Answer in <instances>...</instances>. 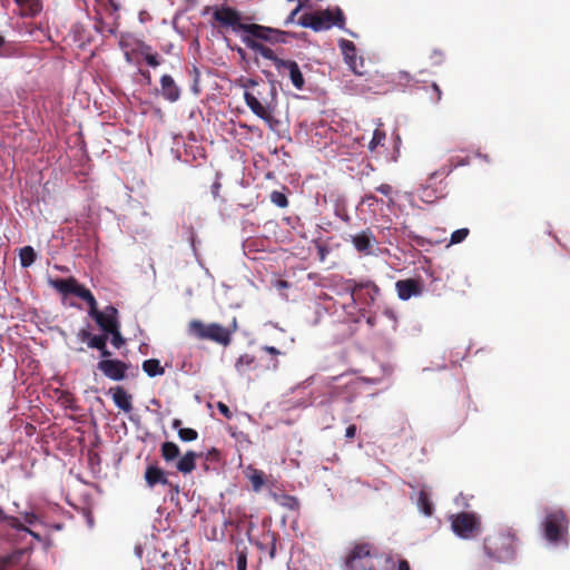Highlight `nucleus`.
Here are the masks:
<instances>
[{"label": "nucleus", "mask_w": 570, "mask_h": 570, "mask_svg": "<svg viewBox=\"0 0 570 570\" xmlns=\"http://www.w3.org/2000/svg\"><path fill=\"white\" fill-rule=\"evenodd\" d=\"M237 570H247V553L245 550L236 551Z\"/></svg>", "instance_id": "nucleus-41"}, {"label": "nucleus", "mask_w": 570, "mask_h": 570, "mask_svg": "<svg viewBox=\"0 0 570 570\" xmlns=\"http://www.w3.org/2000/svg\"><path fill=\"white\" fill-rule=\"evenodd\" d=\"M416 244H417V245H423V243H422L421 238H416Z\"/></svg>", "instance_id": "nucleus-60"}, {"label": "nucleus", "mask_w": 570, "mask_h": 570, "mask_svg": "<svg viewBox=\"0 0 570 570\" xmlns=\"http://www.w3.org/2000/svg\"><path fill=\"white\" fill-rule=\"evenodd\" d=\"M263 350L266 351L267 353L272 354V355L281 354V352L276 347H274V346H264Z\"/></svg>", "instance_id": "nucleus-50"}, {"label": "nucleus", "mask_w": 570, "mask_h": 570, "mask_svg": "<svg viewBox=\"0 0 570 570\" xmlns=\"http://www.w3.org/2000/svg\"><path fill=\"white\" fill-rule=\"evenodd\" d=\"M309 0H297L298 3H302L303 7H305V4L308 2Z\"/></svg>", "instance_id": "nucleus-57"}, {"label": "nucleus", "mask_w": 570, "mask_h": 570, "mask_svg": "<svg viewBox=\"0 0 570 570\" xmlns=\"http://www.w3.org/2000/svg\"><path fill=\"white\" fill-rule=\"evenodd\" d=\"M161 458L167 462H173L180 455L179 446L171 441H166L160 445Z\"/></svg>", "instance_id": "nucleus-25"}, {"label": "nucleus", "mask_w": 570, "mask_h": 570, "mask_svg": "<svg viewBox=\"0 0 570 570\" xmlns=\"http://www.w3.org/2000/svg\"><path fill=\"white\" fill-rule=\"evenodd\" d=\"M213 11V19L222 28H230L234 32L242 31L243 37L254 40H264L271 43L285 42L286 31L273 29L257 23H242V14L238 10L228 6L207 7L206 11Z\"/></svg>", "instance_id": "nucleus-1"}, {"label": "nucleus", "mask_w": 570, "mask_h": 570, "mask_svg": "<svg viewBox=\"0 0 570 570\" xmlns=\"http://www.w3.org/2000/svg\"><path fill=\"white\" fill-rule=\"evenodd\" d=\"M430 66L438 67L445 61V53L442 49H433L429 56Z\"/></svg>", "instance_id": "nucleus-33"}, {"label": "nucleus", "mask_w": 570, "mask_h": 570, "mask_svg": "<svg viewBox=\"0 0 570 570\" xmlns=\"http://www.w3.org/2000/svg\"><path fill=\"white\" fill-rule=\"evenodd\" d=\"M0 522L6 523L14 530H24V524L13 515H8L0 507Z\"/></svg>", "instance_id": "nucleus-31"}, {"label": "nucleus", "mask_w": 570, "mask_h": 570, "mask_svg": "<svg viewBox=\"0 0 570 570\" xmlns=\"http://www.w3.org/2000/svg\"><path fill=\"white\" fill-rule=\"evenodd\" d=\"M50 285L63 295L73 294L76 296L82 287L73 277L50 279Z\"/></svg>", "instance_id": "nucleus-17"}, {"label": "nucleus", "mask_w": 570, "mask_h": 570, "mask_svg": "<svg viewBox=\"0 0 570 570\" xmlns=\"http://www.w3.org/2000/svg\"><path fill=\"white\" fill-rule=\"evenodd\" d=\"M243 42L245 46L253 51L259 53L265 59H268L273 62L275 69L277 70L281 77H288L293 87L297 90H303L305 87V78L302 73V70L298 63L291 59H282L279 58L274 50L269 47L256 41L249 37H243Z\"/></svg>", "instance_id": "nucleus-2"}, {"label": "nucleus", "mask_w": 570, "mask_h": 570, "mask_svg": "<svg viewBox=\"0 0 570 570\" xmlns=\"http://www.w3.org/2000/svg\"><path fill=\"white\" fill-rule=\"evenodd\" d=\"M397 296L402 301H407L413 296H420L424 291V285L420 278H405L395 283Z\"/></svg>", "instance_id": "nucleus-12"}, {"label": "nucleus", "mask_w": 570, "mask_h": 570, "mask_svg": "<svg viewBox=\"0 0 570 570\" xmlns=\"http://www.w3.org/2000/svg\"><path fill=\"white\" fill-rule=\"evenodd\" d=\"M382 552L371 541L351 542L342 562L343 570H376Z\"/></svg>", "instance_id": "nucleus-3"}, {"label": "nucleus", "mask_w": 570, "mask_h": 570, "mask_svg": "<svg viewBox=\"0 0 570 570\" xmlns=\"http://www.w3.org/2000/svg\"><path fill=\"white\" fill-rule=\"evenodd\" d=\"M451 528L462 539H471L480 531V520L472 512H460L451 515Z\"/></svg>", "instance_id": "nucleus-9"}, {"label": "nucleus", "mask_w": 570, "mask_h": 570, "mask_svg": "<svg viewBox=\"0 0 570 570\" xmlns=\"http://www.w3.org/2000/svg\"><path fill=\"white\" fill-rule=\"evenodd\" d=\"M417 505L425 515H432L434 508L426 491L421 490L419 492Z\"/></svg>", "instance_id": "nucleus-29"}, {"label": "nucleus", "mask_w": 570, "mask_h": 570, "mask_svg": "<svg viewBox=\"0 0 570 570\" xmlns=\"http://www.w3.org/2000/svg\"><path fill=\"white\" fill-rule=\"evenodd\" d=\"M219 455V452L216 450V449H212L208 453H207V459H217Z\"/></svg>", "instance_id": "nucleus-53"}, {"label": "nucleus", "mask_w": 570, "mask_h": 570, "mask_svg": "<svg viewBox=\"0 0 570 570\" xmlns=\"http://www.w3.org/2000/svg\"><path fill=\"white\" fill-rule=\"evenodd\" d=\"M303 4L302 3H297V7L289 13V16L287 17L286 21H285V24H289L294 21L296 14L303 9Z\"/></svg>", "instance_id": "nucleus-46"}, {"label": "nucleus", "mask_w": 570, "mask_h": 570, "mask_svg": "<svg viewBox=\"0 0 570 570\" xmlns=\"http://www.w3.org/2000/svg\"><path fill=\"white\" fill-rule=\"evenodd\" d=\"M244 100L247 107L252 110L254 115L258 118L263 119L268 128L273 131H277L281 126V120L273 116L274 107L266 99H258L253 92L245 91Z\"/></svg>", "instance_id": "nucleus-8"}, {"label": "nucleus", "mask_w": 570, "mask_h": 570, "mask_svg": "<svg viewBox=\"0 0 570 570\" xmlns=\"http://www.w3.org/2000/svg\"><path fill=\"white\" fill-rule=\"evenodd\" d=\"M110 3H111V6L114 7L115 10H118V6L112 0H110Z\"/></svg>", "instance_id": "nucleus-58"}, {"label": "nucleus", "mask_w": 570, "mask_h": 570, "mask_svg": "<svg viewBox=\"0 0 570 570\" xmlns=\"http://www.w3.org/2000/svg\"><path fill=\"white\" fill-rule=\"evenodd\" d=\"M271 200L273 204H275L276 206H278L281 208H285L288 206L287 197L283 193L277 191V190H274L271 194Z\"/></svg>", "instance_id": "nucleus-38"}, {"label": "nucleus", "mask_w": 570, "mask_h": 570, "mask_svg": "<svg viewBox=\"0 0 570 570\" xmlns=\"http://www.w3.org/2000/svg\"><path fill=\"white\" fill-rule=\"evenodd\" d=\"M253 363L254 357L248 354H245L237 360L235 367L238 372H244L246 368L250 367Z\"/></svg>", "instance_id": "nucleus-37"}, {"label": "nucleus", "mask_w": 570, "mask_h": 570, "mask_svg": "<svg viewBox=\"0 0 570 570\" xmlns=\"http://www.w3.org/2000/svg\"><path fill=\"white\" fill-rule=\"evenodd\" d=\"M78 337L87 343L88 347L98 350L102 360H109L108 357L112 355L107 348L108 337L106 334L92 335L89 331L82 328L79 331Z\"/></svg>", "instance_id": "nucleus-14"}, {"label": "nucleus", "mask_w": 570, "mask_h": 570, "mask_svg": "<svg viewBox=\"0 0 570 570\" xmlns=\"http://www.w3.org/2000/svg\"><path fill=\"white\" fill-rule=\"evenodd\" d=\"M248 85H250V86H255V85H256V81H254V80H252V79H250V80H248Z\"/></svg>", "instance_id": "nucleus-59"}, {"label": "nucleus", "mask_w": 570, "mask_h": 570, "mask_svg": "<svg viewBox=\"0 0 570 570\" xmlns=\"http://www.w3.org/2000/svg\"><path fill=\"white\" fill-rule=\"evenodd\" d=\"M220 187H222V184L218 180L213 183L212 193H213L214 197H217L219 195Z\"/></svg>", "instance_id": "nucleus-48"}, {"label": "nucleus", "mask_w": 570, "mask_h": 570, "mask_svg": "<svg viewBox=\"0 0 570 570\" xmlns=\"http://www.w3.org/2000/svg\"><path fill=\"white\" fill-rule=\"evenodd\" d=\"M200 454L189 450L176 463V469L183 474H189L196 469V460Z\"/></svg>", "instance_id": "nucleus-22"}, {"label": "nucleus", "mask_w": 570, "mask_h": 570, "mask_svg": "<svg viewBox=\"0 0 570 570\" xmlns=\"http://www.w3.org/2000/svg\"><path fill=\"white\" fill-rule=\"evenodd\" d=\"M386 135L381 129H375L373 132V137L368 144L370 150H374L377 146L382 145V142L385 140Z\"/></svg>", "instance_id": "nucleus-36"}, {"label": "nucleus", "mask_w": 570, "mask_h": 570, "mask_svg": "<svg viewBox=\"0 0 570 570\" xmlns=\"http://www.w3.org/2000/svg\"><path fill=\"white\" fill-rule=\"evenodd\" d=\"M22 519L27 524L33 525L36 523H43L41 515L35 511H26L21 513Z\"/></svg>", "instance_id": "nucleus-39"}, {"label": "nucleus", "mask_w": 570, "mask_h": 570, "mask_svg": "<svg viewBox=\"0 0 570 570\" xmlns=\"http://www.w3.org/2000/svg\"><path fill=\"white\" fill-rule=\"evenodd\" d=\"M431 88H432L431 100L434 102H439L442 99L441 88L435 82L432 83Z\"/></svg>", "instance_id": "nucleus-44"}, {"label": "nucleus", "mask_w": 570, "mask_h": 570, "mask_svg": "<svg viewBox=\"0 0 570 570\" xmlns=\"http://www.w3.org/2000/svg\"><path fill=\"white\" fill-rule=\"evenodd\" d=\"M145 480L149 488H154L156 484L166 485L168 483L164 470L157 465L147 466L145 471Z\"/></svg>", "instance_id": "nucleus-21"}, {"label": "nucleus", "mask_w": 570, "mask_h": 570, "mask_svg": "<svg viewBox=\"0 0 570 570\" xmlns=\"http://www.w3.org/2000/svg\"><path fill=\"white\" fill-rule=\"evenodd\" d=\"M59 401L61 402V404L65 406V407H68V409H73V403H75V399L72 396L71 393L69 392H63L61 394V396L59 397Z\"/></svg>", "instance_id": "nucleus-42"}, {"label": "nucleus", "mask_w": 570, "mask_h": 570, "mask_svg": "<svg viewBox=\"0 0 570 570\" xmlns=\"http://www.w3.org/2000/svg\"><path fill=\"white\" fill-rule=\"evenodd\" d=\"M21 532H27L28 534H30L32 538L37 539V540H40V535L32 531L31 529H29L26 524H24V530H20Z\"/></svg>", "instance_id": "nucleus-49"}, {"label": "nucleus", "mask_w": 570, "mask_h": 570, "mask_svg": "<svg viewBox=\"0 0 570 570\" xmlns=\"http://www.w3.org/2000/svg\"><path fill=\"white\" fill-rule=\"evenodd\" d=\"M52 529L55 530H61L62 529V524L61 523H55L52 525H50Z\"/></svg>", "instance_id": "nucleus-54"}, {"label": "nucleus", "mask_w": 570, "mask_h": 570, "mask_svg": "<svg viewBox=\"0 0 570 570\" xmlns=\"http://www.w3.org/2000/svg\"><path fill=\"white\" fill-rule=\"evenodd\" d=\"M338 45L344 56V60L351 70L356 75H362L363 72L360 68L363 67L364 61L361 57H357L355 45L346 39H341Z\"/></svg>", "instance_id": "nucleus-15"}, {"label": "nucleus", "mask_w": 570, "mask_h": 570, "mask_svg": "<svg viewBox=\"0 0 570 570\" xmlns=\"http://www.w3.org/2000/svg\"><path fill=\"white\" fill-rule=\"evenodd\" d=\"M150 50H151V48L149 46H144L142 51H141L144 59L150 67H154V68L158 67L160 65L158 55L151 53Z\"/></svg>", "instance_id": "nucleus-32"}, {"label": "nucleus", "mask_w": 570, "mask_h": 570, "mask_svg": "<svg viewBox=\"0 0 570 570\" xmlns=\"http://www.w3.org/2000/svg\"><path fill=\"white\" fill-rule=\"evenodd\" d=\"M356 431H357L356 425L355 424H351L345 430V436L347 439H353L355 436V434H356Z\"/></svg>", "instance_id": "nucleus-47"}, {"label": "nucleus", "mask_w": 570, "mask_h": 570, "mask_svg": "<svg viewBox=\"0 0 570 570\" xmlns=\"http://www.w3.org/2000/svg\"><path fill=\"white\" fill-rule=\"evenodd\" d=\"M22 17H36L42 10L41 0H14Z\"/></svg>", "instance_id": "nucleus-23"}, {"label": "nucleus", "mask_w": 570, "mask_h": 570, "mask_svg": "<svg viewBox=\"0 0 570 570\" xmlns=\"http://www.w3.org/2000/svg\"><path fill=\"white\" fill-rule=\"evenodd\" d=\"M298 23L304 28H311L318 32L328 30L336 26L343 29L345 26V17L343 10L338 7L335 9H324L314 12H306L301 16Z\"/></svg>", "instance_id": "nucleus-6"}, {"label": "nucleus", "mask_w": 570, "mask_h": 570, "mask_svg": "<svg viewBox=\"0 0 570 570\" xmlns=\"http://www.w3.org/2000/svg\"><path fill=\"white\" fill-rule=\"evenodd\" d=\"M371 202H377L376 196H374L373 194H365V196L363 197V203H371Z\"/></svg>", "instance_id": "nucleus-51"}, {"label": "nucleus", "mask_w": 570, "mask_h": 570, "mask_svg": "<svg viewBox=\"0 0 570 570\" xmlns=\"http://www.w3.org/2000/svg\"><path fill=\"white\" fill-rule=\"evenodd\" d=\"M217 409H218V411L220 412V414L224 417H226L228 420L233 417L232 411L229 410V407L225 403L218 402L217 403Z\"/></svg>", "instance_id": "nucleus-45"}, {"label": "nucleus", "mask_w": 570, "mask_h": 570, "mask_svg": "<svg viewBox=\"0 0 570 570\" xmlns=\"http://www.w3.org/2000/svg\"><path fill=\"white\" fill-rule=\"evenodd\" d=\"M570 519L561 508H553L547 511L542 521L544 539L554 546H567L569 541Z\"/></svg>", "instance_id": "nucleus-5"}, {"label": "nucleus", "mask_w": 570, "mask_h": 570, "mask_svg": "<svg viewBox=\"0 0 570 570\" xmlns=\"http://www.w3.org/2000/svg\"><path fill=\"white\" fill-rule=\"evenodd\" d=\"M20 264L22 267L31 266L37 258V254L32 246H24L19 252Z\"/></svg>", "instance_id": "nucleus-28"}, {"label": "nucleus", "mask_w": 570, "mask_h": 570, "mask_svg": "<svg viewBox=\"0 0 570 570\" xmlns=\"http://www.w3.org/2000/svg\"><path fill=\"white\" fill-rule=\"evenodd\" d=\"M92 318L102 331V334L107 336L108 332H111L115 327L120 325L118 321V309L112 305L106 306L104 311L96 313Z\"/></svg>", "instance_id": "nucleus-13"}, {"label": "nucleus", "mask_w": 570, "mask_h": 570, "mask_svg": "<svg viewBox=\"0 0 570 570\" xmlns=\"http://www.w3.org/2000/svg\"><path fill=\"white\" fill-rule=\"evenodd\" d=\"M249 470H250V473L248 475L249 481L253 485L254 491L258 492L265 483V474L262 470H257V469H249Z\"/></svg>", "instance_id": "nucleus-30"}, {"label": "nucleus", "mask_w": 570, "mask_h": 570, "mask_svg": "<svg viewBox=\"0 0 570 570\" xmlns=\"http://www.w3.org/2000/svg\"><path fill=\"white\" fill-rule=\"evenodd\" d=\"M320 252H321L322 258H324V249L321 248Z\"/></svg>", "instance_id": "nucleus-61"}, {"label": "nucleus", "mask_w": 570, "mask_h": 570, "mask_svg": "<svg viewBox=\"0 0 570 570\" xmlns=\"http://www.w3.org/2000/svg\"><path fill=\"white\" fill-rule=\"evenodd\" d=\"M97 367L106 377L112 381H122L126 377L128 364L120 360H101Z\"/></svg>", "instance_id": "nucleus-11"}, {"label": "nucleus", "mask_w": 570, "mask_h": 570, "mask_svg": "<svg viewBox=\"0 0 570 570\" xmlns=\"http://www.w3.org/2000/svg\"><path fill=\"white\" fill-rule=\"evenodd\" d=\"M518 539L511 530H500L488 534L483 540L485 556L495 562H511L517 556Z\"/></svg>", "instance_id": "nucleus-4"}, {"label": "nucleus", "mask_w": 570, "mask_h": 570, "mask_svg": "<svg viewBox=\"0 0 570 570\" xmlns=\"http://www.w3.org/2000/svg\"><path fill=\"white\" fill-rule=\"evenodd\" d=\"M469 233L470 230L468 228H460L454 230L451 234L450 244H459L463 242L468 237Z\"/></svg>", "instance_id": "nucleus-40"}, {"label": "nucleus", "mask_w": 570, "mask_h": 570, "mask_svg": "<svg viewBox=\"0 0 570 570\" xmlns=\"http://www.w3.org/2000/svg\"><path fill=\"white\" fill-rule=\"evenodd\" d=\"M6 43V40L2 36H0V48Z\"/></svg>", "instance_id": "nucleus-56"}, {"label": "nucleus", "mask_w": 570, "mask_h": 570, "mask_svg": "<svg viewBox=\"0 0 570 570\" xmlns=\"http://www.w3.org/2000/svg\"><path fill=\"white\" fill-rule=\"evenodd\" d=\"M111 336V345L116 348H120L125 344V338L120 332V325L115 327L111 332H108V336Z\"/></svg>", "instance_id": "nucleus-34"}, {"label": "nucleus", "mask_w": 570, "mask_h": 570, "mask_svg": "<svg viewBox=\"0 0 570 570\" xmlns=\"http://www.w3.org/2000/svg\"><path fill=\"white\" fill-rule=\"evenodd\" d=\"M351 242L354 248L364 256L374 255V248L379 242L371 228L361 230L360 233L351 236Z\"/></svg>", "instance_id": "nucleus-10"}, {"label": "nucleus", "mask_w": 570, "mask_h": 570, "mask_svg": "<svg viewBox=\"0 0 570 570\" xmlns=\"http://www.w3.org/2000/svg\"><path fill=\"white\" fill-rule=\"evenodd\" d=\"M376 191L383 194L384 196L390 198V202H392V194H393V187L389 184H381L375 188Z\"/></svg>", "instance_id": "nucleus-43"}, {"label": "nucleus", "mask_w": 570, "mask_h": 570, "mask_svg": "<svg viewBox=\"0 0 570 570\" xmlns=\"http://www.w3.org/2000/svg\"><path fill=\"white\" fill-rule=\"evenodd\" d=\"M271 95L273 96V98L276 97V89H275L274 85L271 86Z\"/></svg>", "instance_id": "nucleus-55"}, {"label": "nucleus", "mask_w": 570, "mask_h": 570, "mask_svg": "<svg viewBox=\"0 0 570 570\" xmlns=\"http://www.w3.org/2000/svg\"><path fill=\"white\" fill-rule=\"evenodd\" d=\"M142 371L150 377L159 376L165 373V368L161 366L157 358H149L142 362Z\"/></svg>", "instance_id": "nucleus-26"}, {"label": "nucleus", "mask_w": 570, "mask_h": 570, "mask_svg": "<svg viewBox=\"0 0 570 570\" xmlns=\"http://www.w3.org/2000/svg\"><path fill=\"white\" fill-rule=\"evenodd\" d=\"M237 328L236 318L233 320V328L224 327L218 323L205 324L199 320H193L188 324V332L198 340H208L227 346L232 342V334Z\"/></svg>", "instance_id": "nucleus-7"}, {"label": "nucleus", "mask_w": 570, "mask_h": 570, "mask_svg": "<svg viewBox=\"0 0 570 570\" xmlns=\"http://www.w3.org/2000/svg\"><path fill=\"white\" fill-rule=\"evenodd\" d=\"M277 538V533L273 531H266L256 542V546L262 552H266L271 559H274L276 556Z\"/></svg>", "instance_id": "nucleus-19"}, {"label": "nucleus", "mask_w": 570, "mask_h": 570, "mask_svg": "<svg viewBox=\"0 0 570 570\" xmlns=\"http://www.w3.org/2000/svg\"><path fill=\"white\" fill-rule=\"evenodd\" d=\"M181 424H183V423H181V420H179V419H174V420H173V422H171V426H173V429H176V430H177V432L179 431V429H184V428L181 426Z\"/></svg>", "instance_id": "nucleus-52"}, {"label": "nucleus", "mask_w": 570, "mask_h": 570, "mask_svg": "<svg viewBox=\"0 0 570 570\" xmlns=\"http://www.w3.org/2000/svg\"><path fill=\"white\" fill-rule=\"evenodd\" d=\"M376 570H411V567L407 560L382 552Z\"/></svg>", "instance_id": "nucleus-16"}, {"label": "nucleus", "mask_w": 570, "mask_h": 570, "mask_svg": "<svg viewBox=\"0 0 570 570\" xmlns=\"http://www.w3.org/2000/svg\"><path fill=\"white\" fill-rule=\"evenodd\" d=\"M178 436L183 442H191L198 439V432L191 428L179 429Z\"/></svg>", "instance_id": "nucleus-35"}, {"label": "nucleus", "mask_w": 570, "mask_h": 570, "mask_svg": "<svg viewBox=\"0 0 570 570\" xmlns=\"http://www.w3.org/2000/svg\"><path fill=\"white\" fill-rule=\"evenodd\" d=\"M109 393H111L115 404L120 410L126 413L132 410L131 395L128 394L122 386L111 387Z\"/></svg>", "instance_id": "nucleus-20"}, {"label": "nucleus", "mask_w": 570, "mask_h": 570, "mask_svg": "<svg viewBox=\"0 0 570 570\" xmlns=\"http://www.w3.org/2000/svg\"><path fill=\"white\" fill-rule=\"evenodd\" d=\"M365 287H370L373 291L374 295L379 293V287L374 283H371V282L363 284V283H356L353 279H348L344 284L345 291L350 293L351 301L354 303L356 302L357 292L361 288H365Z\"/></svg>", "instance_id": "nucleus-24"}, {"label": "nucleus", "mask_w": 570, "mask_h": 570, "mask_svg": "<svg viewBox=\"0 0 570 570\" xmlns=\"http://www.w3.org/2000/svg\"><path fill=\"white\" fill-rule=\"evenodd\" d=\"M160 86H161V96L170 101L175 102L180 97V89L176 85L174 78L169 75H164L160 78Z\"/></svg>", "instance_id": "nucleus-18"}, {"label": "nucleus", "mask_w": 570, "mask_h": 570, "mask_svg": "<svg viewBox=\"0 0 570 570\" xmlns=\"http://www.w3.org/2000/svg\"><path fill=\"white\" fill-rule=\"evenodd\" d=\"M79 298H81L82 301H85L88 306H89V315L92 317L94 315H96V313H99L100 311L98 309L97 307V301L95 298V296L92 295V293L86 288L85 286L81 287V289L79 291L78 293V296Z\"/></svg>", "instance_id": "nucleus-27"}]
</instances>
